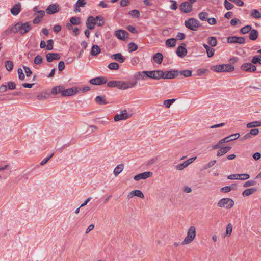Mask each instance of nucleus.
Segmentation results:
<instances>
[{
    "instance_id": "64",
    "label": "nucleus",
    "mask_w": 261,
    "mask_h": 261,
    "mask_svg": "<svg viewBox=\"0 0 261 261\" xmlns=\"http://www.w3.org/2000/svg\"><path fill=\"white\" fill-rule=\"evenodd\" d=\"M7 87L10 90H14L16 88V84L13 82H9L8 83Z\"/></svg>"
},
{
    "instance_id": "10",
    "label": "nucleus",
    "mask_w": 261,
    "mask_h": 261,
    "mask_svg": "<svg viewBox=\"0 0 261 261\" xmlns=\"http://www.w3.org/2000/svg\"><path fill=\"white\" fill-rule=\"evenodd\" d=\"M107 80L103 76H99L91 79L89 81L90 84L95 85H101L106 83Z\"/></svg>"
},
{
    "instance_id": "15",
    "label": "nucleus",
    "mask_w": 261,
    "mask_h": 261,
    "mask_svg": "<svg viewBox=\"0 0 261 261\" xmlns=\"http://www.w3.org/2000/svg\"><path fill=\"white\" fill-rule=\"evenodd\" d=\"M77 92V90L76 87H72L65 89L64 87L63 86L62 96H69Z\"/></svg>"
},
{
    "instance_id": "16",
    "label": "nucleus",
    "mask_w": 261,
    "mask_h": 261,
    "mask_svg": "<svg viewBox=\"0 0 261 261\" xmlns=\"http://www.w3.org/2000/svg\"><path fill=\"white\" fill-rule=\"evenodd\" d=\"M45 15V12L44 10H40L37 11V13H34L35 18L33 19V22L34 24H38L41 21V19Z\"/></svg>"
},
{
    "instance_id": "23",
    "label": "nucleus",
    "mask_w": 261,
    "mask_h": 261,
    "mask_svg": "<svg viewBox=\"0 0 261 261\" xmlns=\"http://www.w3.org/2000/svg\"><path fill=\"white\" fill-rule=\"evenodd\" d=\"M231 149V147L227 146L221 148L217 151V155L220 156L228 152Z\"/></svg>"
},
{
    "instance_id": "24",
    "label": "nucleus",
    "mask_w": 261,
    "mask_h": 261,
    "mask_svg": "<svg viewBox=\"0 0 261 261\" xmlns=\"http://www.w3.org/2000/svg\"><path fill=\"white\" fill-rule=\"evenodd\" d=\"M163 56L160 53H157L153 56V60L154 62L161 64L163 61Z\"/></svg>"
},
{
    "instance_id": "21",
    "label": "nucleus",
    "mask_w": 261,
    "mask_h": 261,
    "mask_svg": "<svg viewBox=\"0 0 261 261\" xmlns=\"http://www.w3.org/2000/svg\"><path fill=\"white\" fill-rule=\"evenodd\" d=\"M111 58L117 62L122 63L124 62L125 58L122 55L121 53H117L111 56Z\"/></svg>"
},
{
    "instance_id": "22",
    "label": "nucleus",
    "mask_w": 261,
    "mask_h": 261,
    "mask_svg": "<svg viewBox=\"0 0 261 261\" xmlns=\"http://www.w3.org/2000/svg\"><path fill=\"white\" fill-rule=\"evenodd\" d=\"M176 54L179 57H184L186 56L187 50L185 47L180 46L176 50Z\"/></svg>"
},
{
    "instance_id": "54",
    "label": "nucleus",
    "mask_w": 261,
    "mask_h": 261,
    "mask_svg": "<svg viewBox=\"0 0 261 261\" xmlns=\"http://www.w3.org/2000/svg\"><path fill=\"white\" fill-rule=\"evenodd\" d=\"M189 165L185 161L184 163L179 164L176 166L177 170H181L187 167Z\"/></svg>"
},
{
    "instance_id": "25",
    "label": "nucleus",
    "mask_w": 261,
    "mask_h": 261,
    "mask_svg": "<svg viewBox=\"0 0 261 261\" xmlns=\"http://www.w3.org/2000/svg\"><path fill=\"white\" fill-rule=\"evenodd\" d=\"M63 91V86H58L54 87L51 91V93L53 95H57L59 93H61L62 95Z\"/></svg>"
},
{
    "instance_id": "20",
    "label": "nucleus",
    "mask_w": 261,
    "mask_h": 261,
    "mask_svg": "<svg viewBox=\"0 0 261 261\" xmlns=\"http://www.w3.org/2000/svg\"><path fill=\"white\" fill-rule=\"evenodd\" d=\"M96 22L93 16H89L86 20V26L89 29H93L94 27Z\"/></svg>"
},
{
    "instance_id": "57",
    "label": "nucleus",
    "mask_w": 261,
    "mask_h": 261,
    "mask_svg": "<svg viewBox=\"0 0 261 261\" xmlns=\"http://www.w3.org/2000/svg\"><path fill=\"white\" fill-rule=\"evenodd\" d=\"M256 182L254 180H248L246 182H245L243 185L244 187H248L250 186H253L255 185Z\"/></svg>"
},
{
    "instance_id": "58",
    "label": "nucleus",
    "mask_w": 261,
    "mask_h": 261,
    "mask_svg": "<svg viewBox=\"0 0 261 261\" xmlns=\"http://www.w3.org/2000/svg\"><path fill=\"white\" fill-rule=\"evenodd\" d=\"M53 155H54V153H52L49 156L44 158L40 162V165L41 166L44 165L52 158V156Z\"/></svg>"
},
{
    "instance_id": "37",
    "label": "nucleus",
    "mask_w": 261,
    "mask_h": 261,
    "mask_svg": "<svg viewBox=\"0 0 261 261\" xmlns=\"http://www.w3.org/2000/svg\"><path fill=\"white\" fill-rule=\"evenodd\" d=\"M251 16L254 18L258 19L261 17V14L257 9H253L251 12Z\"/></svg>"
},
{
    "instance_id": "29",
    "label": "nucleus",
    "mask_w": 261,
    "mask_h": 261,
    "mask_svg": "<svg viewBox=\"0 0 261 261\" xmlns=\"http://www.w3.org/2000/svg\"><path fill=\"white\" fill-rule=\"evenodd\" d=\"M176 40L175 38H170L169 39H167L166 41L165 44L166 46L169 47H173L176 45Z\"/></svg>"
},
{
    "instance_id": "43",
    "label": "nucleus",
    "mask_w": 261,
    "mask_h": 261,
    "mask_svg": "<svg viewBox=\"0 0 261 261\" xmlns=\"http://www.w3.org/2000/svg\"><path fill=\"white\" fill-rule=\"evenodd\" d=\"M252 63L253 64H256L259 63L261 64V56H255L252 58Z\"/></svg>"
},
{
    "instance_id": "33",
    "label": "nucleus",
    "mask_w": 261,
    "mask_h": 261,
    "mask_svg": "<svg viewBox=\"0 0 261 261\" xmlns=\"http://www.w3.org/2000/svg\"><path fill=\"white\" fill-rule=\"evenodd\" d=\"M100 52V47L97 45H93L91 51V55L96 56Z\"/></svg>"
},
{
    "instance_id": "39",
    "label": "nucleus",
    "mask_w": 261,
    "mask_h": 261,
    "mask_svg": "<svg viewBox=\"0 0 261 261\" xmlns=\"http://www.w3.org/2000/svg\"><path fill=\"white\" fill-rule=\"evenodd\" d=\"M179 75H182L185 77H190L192 76V71L190 70L179 71Z\"/></svg>"
},
{
    "instance_id": "5",
    "label": "nucleus",
    "mask_w": 261,
    "mask_h": 261,
    "mask_svg": "<svg viewBox=\"0 0 261 261\" xmlns=\"http://www.w3.org/2000/svg\"><path fill=\"white\" fill-rule=\"evenodd\" d=\"M185 27L192 31H196L197 28L199 27V21L195 18H189L184 22Z\"/></svg>"
},
{
    "instance_id": "44",
    "label": "nucleus",
    "mask_w": 261,
    "mask_h": 261,
    "mask_svg": "<svg viewBox=\"0 0 261 261\" xmlns=\"http://www.w3.org/2000/svg\"><path fill=\"white\" fill-rule=\"evenodd\" d=\"M251 30V25H247L244 27H243L241 30H240V32L241 33L243 34H246L247 33H248L249 32H250Z\"/></svg>"
},
{
    "instance_id": "19",
    "label": "nucleus",
    "mask_w": 261,
    "mask_h": 261,
    "mask_svg": "<svg viewBox=\"0 0 261 261\" xmlns=\"http://www.w3.org/2000/svg\"><path fill=\"white\" fill-rule=\"evenodd\" d=\"M21 9V5L20 3L15 4L13 7L11 9V13L14 16L17 15L20 12Z\"/></svg>"
},
{
    "instance_id": "42",
    "label": "nucleus",
    "mask_w": 261,
    "mask_h": 261,
    "mask_svg": "<svg viewBox=\"0 0 261 261\" xmlns=\"http://www.w3.org/2000/svg\"><path fill=\"white\" fill-rule=\"evenodd\" d=\"M5 67L6 69L10 71L12 70L13 67V63L11 61H6L5 62Z\"/></svg>"
},
{
    "instance_id": "36",
    "label": "nucleus",
    "mask_w": 261,
    "mask_h": 261,
    "mask_svg": "<svg viewBox=\"0 0 261 261\" xmlns=\"http://www.w3.org/2000/svg\"><path fill=\"white\" fill-rule=\"evenodd\" d=\"M128 14L134 18H138L140 17V12L136 9L130 11Z\"/></svg>"
},
{
    "instance_id": "41",
    "label": "nucleus",
    "mask_w": 261,
    "mask_h": 261,
    "mask_svg": "<svg viewBox=\"0 0 261 261\" xmlns=\"http://www.w3.org/2000/svg\"><path fill=\"white\" fill-rule=\"evenodd\" d=\"M224 6L225 8L227 10L232 9L234 7V5L230 2H229L228 0H224Z\"/></svg>"
},
{
    "instance_id": "6",
    "label": "nucleus",
    "mask_w": 261,
    "mask_h": 261,
    "mask_svg": "<svg viewBox=\"0 0 261 261\" xmlns=\"http://www.w3.org/2000/svg\"><path fill=\"white\" fill-rule=\"evenodd\" d=\"M132 115L128 113L126 110H121L119 114L114 117V120L117 122L120 120H125L131 117Z\"/></svg>"
},
{
    "instance_id": "14",
    "label": "nucleus",
    "mask_w": 261,
    "mask_h": 261,
    "mask_svg": "<svg viewBox=\"0 0 261 261\" xmlns=\"http://www.w3.org/2000/svg\"><path fill=\"white\" fill-rule=\"evenodd\" d=\"M180 9L185 13H189L192 10V5L188 2H184L181 4Z\"/></svg>"
},
{
    "instance_id": "12",
    "label": "nucleus",
    "mask_w": 261,
    "mask_h": 261,
    "mask_svg": "<svg viewBox=\"0 0 261 261\" xmlns=\"http://www.w3.org/2000/svg\"><path fill=\"white\" fill-rule=\"evenodd\" d=\"M179 75V71L173 70L164 72L163 79H172Z\"/></svg>"
},
{
    "instance_id": "53",
    "label": "nucleus",
    "mask_w": 261,
    "mask_h": 261,
    "mask_svg": "<svg viewBox=\"0 0 261 261\" xmlns=\"http://www.w3.org/2000/svg\"><path fill=\"white\" fill-rule=\"evenodd\" d=\"M232 225L231 224L229 223L226 226V235L227 236H230L232 233Z\"/></svg>"
},
{
    "instance_id": "13",
    "label": "nucleus",
    "mask_w": 261,
    "mask_h": 261,
    "mask_svg": "<svg viewBox=\"0 0 261 261\" xmlns=\"http://www.w3.org/2000/svg\"><path fill=\"white\" fill-rule=\"evenodd\" d=\"M60 10L59 5L57 4L49 5L46 9V12L48 14H53Z\"/></svg>"
},
{
    "instance_id": "34",
    "label": "nucleus",
    "mask_w": 261,
    "mask_h": 261,
    "mask_svg": "<svg viewBox=\"0 0 261 261\" xmlns=\"http://www.w3.org/2000/svg\"><path fill=\"white\" fill-rule=\"evenodd\" d=\"M207 41L209 45L212 47H214L217 45V41L216 38L214 37H208L207 39Z\"/></svg>"
},
{
    "instance_id": "4",
    "label": "nucleus",
    "mask_w": 261,
    "mask_h": 261,
    "mask_svg": "<svg viewBox=\"0 0 261 261\" xmlns=\"http://www.w3.org/2000/svg\"><path fill=\"white\" fill-rule=\"evenodd\" d=\"M143 73H146L147 76L149 78L154 80L163 79L164 75V72L160 70L147 71H145Z\"/></svg>"
},
{
    "instance_id": "47",
    "label": "nucleus",
    "mask_w": 261,
    "mask_h": 261,
    "mask_svg": "<svg viewBox=\"0 0 261 261\" xmlns=\"http://www.w3.org/2000/svg\"><path fill=\"white\" fill-rule=\"evenodd\" d=\"M128 47L129 52L135 51L138 48L137 45L133 42L129 43L128 45Z\"/></svg>"
},
{
    "instance_id": "52",
    "label": "nucleus",
    "mask_w": 261,
    "mask_h": 261,
    "mask_svg": "<svg viewBox=\"0 0 261 261\" xmlns=\"http://www.w3.org/2000/svg\"><path fill=\"white\" fill-rule=\"evenodd\" d=\"M47 44L46 45V49L51 50L53 49L54 41L53 39H49L47 41Z\"/></svg>"
},
{
    "instance_id": "28",
    "label": "nucleus",
    "mask_w": 261,
    "mask_h": 261,
    "mask_svg": "<svg viewBox=\"0 0 261 261\" xmlns=\"http://www.w3.org/2000/svg\"><path fill=\"white\" fill-rule=\"evenodd\" d=\"M261 126V121H255L249 122L247 124L246 126L247 128H254Z\"/></svg>"
},
{
    "instance_id": "51",
    "label": "nucleus",
    "mask_w": 261,
    "mask_h": 261,
    "mask_svg": "<svg viewBox=\"0 0 261 261\" xmlns=\"http://www.w3.org/2000/svg\"><path fill=\"white\" fill-rule=\"evenodd\" d=\"M133 194L134 196H137L141 198H143L144 197L143 193L139 190H133Z\"/></svg>"
},
{
    "instance_id": "40",
    "label": "nucleus",
    "mask_w": 261,
    "mask_h": 261,
    "mask_svg": "<svg viewBox=\"0 0 261 261\" xmlns=\"http://www.w3.org/2000/svg\"><path fill=\"white\" fill-rule=\"evenodd\" d=\"M70 21L74 25H79L81 23V19L77 17H72L70 19Z\"/></svg>"
},
{
    "instance_id": "55",
    "label": "nucleus",
    "mask_w": 261,
    "mask_h": 261,
    "mask_svg": "<svg viewBox=\"0 0 261 261\" xmlns=\"http://www.w3.org/2000/svg\"><path fill=\"white\" fill-rule=\"evenodd\" d=\"M17 72L18 74L19 79L21 81H22L25 78V75L23 72V71L21 68H18L17 70Z\"/></svg>"
},
{
    "instance_id": "8",
    "label": "nucleus",
    "mask_w": 261,
    "mask_h": 261,
    "mask_svg": "<svg viewBox=\"0 0 261 261\" xmlns=\"http://www.w3.org/2000/svg\"><path fill=\"white\" fill-rule=\"evenodd\" d=\"M240 68L244 71L249 72H253L256 70V67L252 63H244L241 65Z\"/></svg>"
},
{
    "instance_id": "61",
    "label": "nucleus",
    "mask_w": 261,
    "mask_h": 261,
    "mask_svg": "<svg viewBox=\"0 0 261 261\" xmlns=\"http://www.w3.org/2000/svg\"><path fill=\"white\" fill-rule=\"evenodd\" d=\"M216 160H213V161H210V162H208L207 164H206L204 166V167H203L204 169H206L209 168H211V167H212L214 165V164L216 163Z\"/></svg>"
},
{
    "instance_id": "62",
    "label": "nucleus",
    "mask_w": 261,
    "mask_h": 261,
    "mask_svg": "<svg viewBox=\"0 0 261 261\" xmlns=\"http://www.w3.org/2000/svg\"><path fill=\"white\" fill-rule=\"evenodd\" d=\"M197 72V75L200 76V75H202L205 74V73L207 72L208 70L206 69H204V68H200V69H199Z\"/></svg>"
},
{
    "instance_id": "2",
    "label": "nucleus",
    "mask_w": 261,
    "mask_h": 261,
    "mask_svg": "<svg viewBox=\"0 0 261 261\" xmlns=\"http://www.w3.org/2000/svg\"><path fill=\"white\" fill-rule=\"evenodd\" d=\"M234 204V201L229 198H224L221 199L217 203L219 207H223L226 209H230Z\"/></svg>"
},
{
    "instance_id": "30",
    "label": "nucleus",
    "mask_w": 261,
    "mask_h": 261,
    "mask_svg": "<svg viewBox=\"0 0 261 261\" xmlns=\"http://www.w3.org/2000/svg\"><path fill=\"white\" fill-rule=\"evenodd\" d=\"M95 101L99 105H104L108 103L105 96H97L95 98Z\"/></svg>"
},
{
    "instance_id": "48",
    "label": "nucleus",
    "mask_w": 261,
    "mask_h": 261,
    "mask_svg": "<svg viewBox=\"0 0 261 261\" xmlns=\"http://www.w3.org/2000/svg\"><path fill=\"white\" fill-rule=\"evenodd\" d=\"M4 33L7 36L10 35L12 33L16 34L15 31V29L14 28V25L11 28H8V29H7L5 31Z\"/></svg>"
},
{
    "instance_id": "32",
    "label": "nucleus",
    "mask_w": 261,
    "mask_h": 261,
    "mask_svg": "<svg viewBox=\"0 0 261 261\" xmlns=\"http://www.w3.org/2000/svg\"><path fill=\"white\" fill-rule=\"evenodd\" d=\"M256 191V188H250L244 190L242 192V195L244 197L248 196Z\"/></svg>"
},
{
    "instance_id": "11",
    "label": "nucleus",
    "mask_w": 261,
    "mask_h": 261,
    "mask_svg": "<svg viewBox=\"0 0 261 261\" xmlns=\"http://www.w3.org/2000/svg\"><path fill=\"white\" fill-rule=\"evenodd\" d=\"M136 81L131 82L120 81V83L119 84L118 88L121 90H125L128 88L134 87L136 85Z\"/></svg>"
},
{
    "instance_id": "63",
    "label": "nucleus",
    "mask_w": 261,
    "mask_h": 261,
    "mask_svg": "<svg viewBox=\"0 0 261 261\" xmlns=\"http://www.w3.org/2000/svg\"><path fill=\"white\" fill-rule=\"evenodd\" d=\"M249 133L251 137H252V136H256L259 133V129L257 128L252 129L250 130Z\"/></svg>"
},
{
    "instance_id": "1",
    "label": "nucleus",
    "mask_w": 261,
    "mask_h": 261,
    "mask_svg": "<svg viewBox=\"0 0 261 261\" xmlns=\"http://www.w3.org/2000/svg\"><path fill=\"white\" fill-rule=\"evenodd\" d=\"M14 28L16 33H18L21 35H24L31 30L32 25L29 22L25 23L19 22L14 25Z\"/></svg>"
},
{
    "instance_id": "3",
    "label": "nucleus",
    "mask_w": 261,
    "mask_h": 261,
    "mask_svg": "<svg viewBox=\"0 0 261 261\" xmlns=\"http://www.w3.org/2000/svg\"><path fill=\"white\" fill-rule=\"evenodd\" d=\"M196 237V228L194 226H191L189 228L187 232V236L182 242V244H188L192 242Z\"/></svg>"
},
{
    "instance_id": "59",
    "label": "nucleus",
    "mask_w": 261,
    "mask_h": 261,
    "mask_svg": "<svg viewBox=\"0 0 261 261\" xmlns=\"http://www.w3.org/2000/svg\"><path fill=\"white\" fill-rule=\"evenodd\" d=\"M42 61V58L41 56L37 55L34 58V63L35 64H39Z\"/></svg>"
},
{
    "instance_id": "50",
    "label": "nucleus",
    "mask_w": 261,
    "mask_h": 261,
    "mask_svg": "<svg viewBox=\"0 0 261 261\" xmlns=\"http://www.w3.org/2000/svg\"><path fill=\"white\" fill-rule=\"evenodd\" d=\"M175 101V99H167L164 101L163 103L166 108H169Z\"/></svg>"
},
{
    "instance_id": "18",
    "label": "nucleus",
    "mask_w": 261,
    "mask_h": 261,
    "mask_svg": "<svg viewBox=\"0 0 261 261\" xmlns=\"http://www.w3.org/2000/svg\"><path fill=\"white\" fill-rule=\"evenodd\" d=\"M115 36L120 40H125L127 37L128 33L122 30H117L115 32Z\"/></svg>"
},
{
    "instance_id": "27",
    "label": "nucleus",
    "mask_w": 261,
    "mask_h": 261,
    "mask_svg": "<svg viewBox=\"0 0 261 261\" xmlns=\"http://www.w3.org/2000/svg\"><path fill=\"white\" fill-rule=\"evenodd\" d=\"M211 69L216 72H223L224 67L223 64L216 65L212 66Z\"/></svg>"
},
{
    "instance_id": "45",
    "label": "nucleus",
    "mask_w": 261,
    "mask_h": 261,
    "mask_svg": "<svg viewBox=\"0 0 261 261\" xmlns=\"http://www.w3.org/2000/svg\"><path fill=\"white\" fill-rule=\"evenodd\" d=\"M119 67V64L116 62H112L108 65V68L110 70H118Z\"/></svg>"
},
{
    "instance_id": "26",
    "label": "nucleus",
    "mask_w": 261,
    "mask_h": 261,
    "mask_svg": "<svg viewBox=\"0 0 261 261\" xmlns=\"http://www.w3.org/2000/svg\"><path fill=\"white\" fill-rule=\"evenodd\" d=\"M258 37V32L256 30L253 29L250 31L249 38L251 40H255Z\"/></svg>"
},
{
    "instance_id": "35",
    "label": "nucleus",
    "mask_w": 261,
    "mask_h": 261,
    "mask_svg": "<svg viewBox=\"0 0 261 261\" xmlns=\"http://www.w3.org/2000/svg\"><path fill=\"white\" fill-rule=\"evenodd\" d=\"M223 72H231L234 70V67L231 64H223Z\"/></svg>"
},
{
    "instance_id": "7",
    "label": "nucleus",
    "mask_w": 261,
    "mask_h": 261,
    "mask_svg": "<svg viewBox=\"0 0 261 261\" xmlns=\"http://www.w3.org/2000/svg\"><path fill=\"white\" fill-rule=\"evenodd\" d=\"M227 42L230 44L237 43L239 44H243L245 43V38L244 37L234 36H230L227 38Z\"/></svg>"
},
{
    "instance_id": "46",
    "label": "nucleus",
    "mask_w": 261,
    "mask_h": 261,
    "mask_svg": "<svg viewBox=\"0 0 261 261\" xmlns=\"http://www.w3.org/2000/svg\"><path fill=\"white\" fill-rule=\"evenodd\" d=\"M208 13L207 12H202L199 14L198 16L201 20L205 21L207 19V17H208Z\"/></svg>"
},
{
    "instance_id": "17",
    "label": "nucleus",
    "mask_w": 261,
    "mask_h": 261,
    "mask_svg": "<svg viewBox=\"0 0 261 261\" xmlns=\"http://www.w3.org/2000/svg\"><path fill=\"white\" fill-rule=\"evenodd\" d=\"M46 57L48 62H51L53 60H58L60 58V55L58 53H49L46 54Z\"/></svg>"
},
{
    "instance_id": "38",
    "label": "nucleus",
    "mask_w": 261,
    "mask_h": 261,
    "mask_svg": "<svg viewBox=\"0 0 261 261\" xmlns=\"http://www.w3.org/2000/svg\"><path fill=\"white\" fill-rule=\"evenodd\" d=\"M145 71L139 72L136 75V77L139 80H146V78L148 77L147 76L146 73H143Z\"/></svg>"
},
{
    "instance_id": "60",
    "label": "nucleus",
    "mask_w": 261,
    "mask_h": 261,
    "mask_svg": "<svg viewBox=\"0 0 261 261\" xmlns=\"http://www.w3.org/2000/svg\"><path fill=\"white\" fill-rule=\"evenodd\" d=\"M227 178L228 179L231 180L239 179L240 178V175L239 174H231L228 176Z\"/></svg>"
},
{
    "instance_id": "9",
    "label": "nucleus",
    "mask_w": 261,
    "mask_h": 261,
    "mask_svg": "<svg viewBox=\"0 0 261 261\" xmlns=\"http://www.w3.org/2000/svg\"><path fill=\"white\" fill-rule=\"evenodd\" d=\"M152 172L147 171L137 174L134 177V179L136 181H139L140 179H146L152 176Z\"/></svg>"
},
{
    "instance_id": "49",
    "label": "nucleus",
    "mask_w": 261,
    "mask_h": 261,
    "mask_svg": "<svg viewBox=\"0 0 261 261\" xmlns=\"http://www.w3.org/2000/svg\"><path fill=\"white\" fill-rule=\"evenodd\" d=\"M94 19L96 22L95 24H97L98 26H102L103 25L104 21L101 17L96 16Z\"/></svg>"
},
{
    "instance_id": "56",
    "label": "nucleus",
    "mask_w": 261,
    "mask_h": 261,
    "mask_svg": "<svg viewBox=\"0 0 261 261\" xmlns=\"http://www.w3.org/2000/svg\"><path fill=\"white\" fill-rule=\"evenodd\" d=\"M9 167V164H4V162L3 161L0 162V171L7 170Z\"/></svg>"
},
{
    "instance_id": "31",
    "label": "nucleus",
    "mask_w": 261,
    "mask_h": 261,
    "mask_svg": "<svg viewBox=\"0 0 261 261\" xmlns=\"http://www.w3.org/2000/svg\"><path fill=\"white\" fill-rule=\"evenodd\" d=\"M123 164H119L117 165L116 167L115 168L114 170V174L115 175V176H117L123 170Z\"/></svg>"
}]
</instances>
